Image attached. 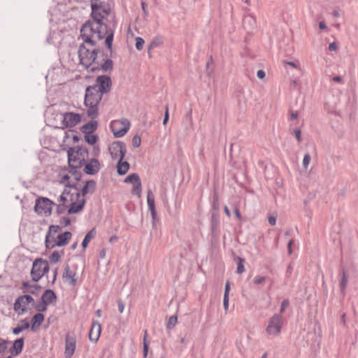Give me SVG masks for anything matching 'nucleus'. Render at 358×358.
Returning a JSON list of instances; mask_svg holds the SVG:
<instances>
[{
	"mask_svg": "<svg viewBox=\"0 0 358 358\" xmlns=\"http://www.w3.org/2000/svg\"><path fill=\"white\" fill-rule=\"evenodd\" d=\"M60 224H62L64 227H67L70 224L71 220L70 218L68 217H63L60 219L59 221Z\"/></svg>",
	"mask_w": 358,
	"mask_h": 358,
	"instance_id": "52",
	"label": "nucleus"
},
{
	"mask_svg": "<svg viewBox=\"0 0 358 358\" xmlns=\"http://www.w3.org/2000/svg\"><path fill=\"white\" fill-rule=\"evenodd\" d=\"M98 140V136L95 134H85V141L89 143L90 145H94Z\"/></svg>",
	"mask_w": 358,
	"mask_h": 358,
	"instance_id": "37",
	"label": "nucleus"
},
{
	"mask_svg": "<svg viewBox=\"0 0 358 358\" xmlns=\"http://www.w3.org/2000/svg\"><path fill=\"white\" fill-rule=\"evenodd\" d=\"M147 331H145V336L143 339V357H146L148 352V343L146 342Z\"/></svg>",
	"mask_w": 358,
	"mask_h": 358,
	"instance_id": "49",
	"label": "nucleus"
},
{
	"mask_svg": "<svg viewBox=\"0 0 358 358\" xmlns=\"http://www.w3.org/2000/svg\"><path fill=\"white\" fill-rule=\"evenodd\" d=\"M41 289V287L38 285H34L33 286H29V289H25L23 292L24 293H30L33 295H38L40 290Z\"/></svg>",
	"mask_w": 358,
	"mask_h": 358,
	"instance_id": "38",
	"label": "nucleus"
},
{
	"mask_svg": "<svg viewBox=\"0 0 358 358\" xmlns=\"http://www.w3.org/2000/svg\"><path fill=\"white\" fill-rule=\"evenodd\" d=\"M135 40H136L135 46H136V50H141L143 48V45L145 43L144 40L141 37H136Z\"/></svg>",
	"mask_w": 358,
	"mask_h": 358,
	"instance_id": "46",
	"label": "nucleus"
},
{
	"mask_svg": "<svg viewBox=\"0 0 358 358\" xmlns=\"http://www.w3.org/2000/svg\"><path fill=\"white\" fill-rule=\"evenodd\" d=\"M50 268L48 261L41 258L36 259L32 265L31 270V276L34 282H38L46 273Z\"/></svg>",
	"mask_w": 358,
	"mask_h": 358,
	"instance_id": "4",
	"label": "nucleus"
},
{
	"mask_svg": "<svg viewBox=\"0 0 358 358\" xmlns=\"http://www.w3.org/2000/svg\"><path fill=\"white\" fill-rule=\"evenodd\" d=\"M310 159L311 158H303V166L305 169L308 168V166L309 165L310 162Z\"/></svg>",
	"mask_w": 358,
	"mask_h": 358,
	"instance_id": "62",
	"label": "nucleus"
},
{
	"mask_svg": "<svg viewBox=\"0 0 358 358\" xmlns=\"http://www.w3.org/2000/svg\"><path fill=\"white\" fill-rule=\"evenodd\" d=\"M348 282V275L347 274V272L345 271V269H343L342 271V278L340 281V288L341 291L343 294L345 293L347 285Z\"/></svg>",
	"mask_w": 358,
	"mask_h": 358,
	"instance_id": "33",
	"label": "nucleus"
},
{
	"mask_svg": "<svg viewBox=\"0 0 358 358\" xmlns=\"http://www.w3.org/2000/svg\"><path fill=\"white\" fill-rule=\"evenodd\" d=\"M98 127V122L94 120V119H92L90 122L85 124L80 127V131L85 134H92L94 131L96 130Z\"/></svg>",
	"mask_w": 358,
	"mask_h": 358,
	"instance_id": "24",
	"label": "nucleus"
},
{
	"mask_svg": "<svg viewBox=\"0 0 358 358\" xmlns=\"http://www.w3.org/2000/svg\"><path fill=\"white\" fill-rule=\"evenodd\" d=\"M44 319L45 317L43 314L41 313L35 314L31 320V330L35 331L36 328L39 327L44 321Z\"/></svg>",
	"mask_w": 358,
	"mask_h": 358,
	"instance_id": "28",
	"label": "nucleus"
},
{
	"mask_svg": "<svg viewBox=\"0 0 358 358\" xmlns=\"http://www.w3.org/2000/svg\"><path fill=\"white\" fill-rule=\"evenodd\" d=\"M48 304L45 303L41 299L40 301L38 302L37 304L34 306L35 308L39 312H45L47 310Z\"/></svg>",
	"mask_w": 358,
	"mask_h": 358,
	"instance_id": "42",
	"label": "nucleus"
},
{
	"mask_svg": "<svg viewBox=\"0 0 358 358\" xmlns=\"http://www.w3.org/2000/svg\"><path fill=\"white\" fill-rule=\"evenodd\" d=\"M131 192L132 194L137 195L138 197H141L142 192V184L141 180L133 185Z\"/></svg>",
	"mask_w": 358,
	"mask_h": 358,
	"instance_id": "35",
	"label": "nucleus"
},
{
	"mask_svg": "<svg viewBox=\"0 0 358 358\" xmlns=\"http://www.w3.org/2000/svg\"><path fill=\"white\" fill-rule=\"evenodd\" d=\"M147 203L148 209L150 211L152 220L155 221L157 217V213L155 210V196L150 189H148L147 192Z\"/></svg>",
	"mask_w": 358,
	"mask_h": 358,
	"instance_id": "22",
	"label": "nucleus"
},
{
	"mask_svg": "<svg viewBox=\"0 0 358 358\" xmlns=\"http://www.w3.org/2000/svg\"><path fill=\"white\" fill-rule=\"evenodd\" d=\"M83 161V171L87 175H95L101 169V164L96 158H80Z\"/></svg>",
	"mask_w": 358,
	"mask_h": 358,
	"instance_id": "9",
	"label": "nucleus"
},
{
	"mask_svg": "<svg viewBox=\"0 0 358 358\" xmlns=\"http://www.w3.org/2000/svg\"><path fill=\"white\" fill-rule=\"evenodd\" d=\"M65 356L66 358H71L76 349V338L70 335H66L65 339Z\"/></svg>",
	"mask_w": 358,
	"mask_h": 358,
	"instance_id": "16",
	"label": "nucleus"
},
{
	"mask_svg": "<svg viewBox=\"0 0 358 358\" xmlns=\"http://www.w3.org/2000/svg\"><path fill=\"white\" fill-rule=\"evenodd\" d=\"M91 45L87 44L83 40L78 48V57L80 64L85 69H89L92 64H94L96 59H99V55L101 57H106V53L99 48H95Z\"/></svg>",
	"mask_w": 358,
	"mask_h": 358,
	"instance_id": "2",
	"label": "nucleus"
},
{
	"mask_svg": "<svg viewBox=\"0 0 358 358\" xmlns=\"http://www.w3.org/2000/svg\"><path fill=\"white\" fill-rule=\"evenodd\" d=\"M96 182L94 180H87L85 185L82 188L80 192L75 193L76 199H78L80 196H85L87 194H93L96 189Z\"/></svg>",
	"mask_w": 358,
	"mask_h": 358,
	"instance_id": "15",
	"label": "nucleus"
},
{
	"mask_svg": "<svg viewBox=\"0 0 358 358\" xmlns=\"http://www.w3.org/2000/svg\"><path fill=\"white\" fill-rule=\"evenodd\" d=\"M96 85L92 86L95 87L102 95L110 91L112 82L108 76H99L96 78Z\"/></svg>",
	"mask_w": 358,
	"mask_h": 358,
	"instance_id": "11",
	"label": "nucleus"
},
{
	"mask_svg": "<svg viewBox=\"0 0 358 358\" xmlns=\"http://www.w3.org/2000/svg\"><path fill=\"white\" fill-rule=\"evenodd\" d=\"M95 234H96V230L94 228H93L89 232H87V234L85 235L84 239L83 240L82 244H81L84 250L87 247L90 241L95 236Z\"/></svg>",
	"mask_w": 358,
	"mask_h": 358,
	"instance_id": "32",
	"label": "nucleus"
},
{
	"mask_svg": "<svg viewBox=\"0 0 358 358\" xmlns=\"http://www.w3.org/2000/svg\"><path fill=\"white\" fill-rule=\"evenodd\" d=\"M177 321H178V317L176 315L171 316L169 318V321L166 324V328L168 329H172L176 326Z\"/></svg>",
	"mask_w": 358,
	"mask_h": 358,
	"instance_id": "41",
	"label": "nucleus"
},
{
	"mask_svg": "<svg viewBox=\"0 0 358 358\" xmlns=\"http://www.w3.org/2000/svg\"><path fill=\"white\" fill-rule=\"evenodd\" d=\"M229 291H230V285H229V282L227 281L225 285L224 296L227 295V296H229Z\"/></svg>",
	"mask_w": 358,
	"mask_h": 358,
	"instance_id": "59",
	"label": "nucleus"
},
{
	"mask_svg": "<svg viewBox=\"0 0 358 358\" xmlns=\"http://www.w3.org/2000/svg\"><path fill=\"white\" fill-rule=\"evenodd\" d=\"M117 307L120 313H122L124 309V303L121 299L117 301Z\"/></svg>",
	"mask_w": 358,
	"mask_h": 358,
	"instance_id": "54",
	"label": "nucleus"
},
{
	"mask_svg": "<svg viewBox=\"0 0 358 358\" xmlns=\"http://www.w3.org/2000/svg\"><path fill=\"white\" fill-rule=\"evenodd\" d=\"M26 301V303L29 305V303H34V298L29 295V294H24L22 296H20L17 297L15 300V308H20V303L22 302V301Z\"/></svg>",
	"mask_w": 358,
	"mask_h": 358,
	"instance_id": "31",
	"label": "nucleus"
},
{
	"mask_svg": "<svg viewBox=\"0 0 358 358\" xmlns=\"http://www.w3.org/2000/svg\"><path fill=\"white\" fill-rule=\"evenodd\" d=\"M75 200L74 194L71 193L70 190L65 188L62 194L58 198L59 204H64L65 206L69 207L71 201Z\"/></svg>",
	"mask_w": 358,
	"mask_h": 358,
	"instance_id": "18",
	"label": "nucleus"
},
{
	"mask_svg": "<svg viewBox=\"0 0 358 358\" xmlns=\"http://www.w3.org/2000/svg\"><path fill=\"white\" fill-rule=\"evenodd\" d=\"M45 246L47 248L52 249L55 247H51L54 244V243H56V240L54 237H52L49 234H47L45 236Z\"/></svg>",
	"mask_w": 358,
	"mask_h": 358,
	"instance_id": "39",
	"label": "nucleus"
},
{
	"mask_svg": "<svg viewBox=\"0 0 358 358\" xmlns=\"http://www.w3.org/2000/svg\"><path fill=\"white\" fill-rule=\"evenodd\" d=\"M162 44V41L159 39H154L148 46V55L150 57V50L159 47Z\"/></svg>",
	"mask_w": 358,
	"mask_h": 358,
	"instance_id": "44",
	"label": "nucleus"
},
{
	"mask_svg": "<svg viewBox=\"0 0 358 358\" xmlns=\"http://www.w3.org/2000/svg\"><path fill=\"white\" fill-rule=\"evenodd\" d=\"M141 139L140 136L135 135L132 138V145L134 148H138L141 145Z\"/></svg>",
	"mask_w": 358,
	"mask_h": 358,
	"instance_id": "47",
	"label": "nucleus"
},
{
	"mask_svg": "<svg viewBox=\"0 0 358 358\" xmlns=\"http://www.w3.org/2000/svg\"><path fill=\"white\" fill-rule=\"evenodd\" d=\"M289 305V301L288 299H284L280 305V314L281 315L283 313L285 310V309L288 307Z\"/></svg>",
	"mask_w": 358,
	"mask_h": 358,
	"instance_id": "50",
	"label": "nucleus"
},
{
	"mask_svg": "<svg viewBox=\"0 0 358 358\" xmlns=\"http://www.w3.org/2000/svg\"><path fill=\"white\" fill-rule=\"evenodd\" d=\"M68 170V168L65 166L60 171L59 176L62 178V182L68 181L67 183L65 185L66 188H73L76 190H78L76 182L71 183L69 181V180L71 178V174L69 172L68 173H66Z\"/></svg>",
	"mask_w": 358,
	"mask_h": 358,
	"instance_id": "23",
	"label": "nucleus"
},
{
	"mask_svg": "<svg viewBox=\"0 0 358 358\" xmlns=\"http://www.w3.org/2000/svg\"><path fill=\"white\" fill-rule=\"evenodd\" d=\"M94 64L96 66L91 69L92 71L101 70L103 72H110L113 69V62L112 59L108 58L107 55L106 57H101L99 55V59H96Z\"/></svg>",
	"mask_w": 358,
	"mask_h": 358,
	"instance_id": "10",
	"label": "nucleus"
},
{
	"mask_svg": "<svg viewBox=\"0 0 358 358\" xmlns=\"http://www.w3.org/2000/svg\"><path fill=\"white\" fill-rule=\"evenodd\" d=\"M30 327V324L27 319H23L20 320V323L17 326L13 329V334L15 335H18L20 332L24 330L29 329Z\"/></svg>",
	"mask_w": 358,
	"mask_h": 358,
	"instance_id": "29",
	"label": "nucleus"
},
{
	"mask_svg": "<svg viewBox=\"0 0 358 358\" xmlns=\"http://www.w3.org/2000/svg\"><path fill=\"white\" fill-rule=\"evenodd\" d=\"M223 306L225 310H228L229 308V296H224L223 299Z\"/></svg>",
	"mask_w": 358,
	"mask_h": 358,
	"instance_id": "57",
	"label": "nucleus"
},
{
	"mask_svg": "<svg viewBox=\"0 0 358 358\" xmlns=\"http://www.w3.org/2000/svg\"><path fill=\"white\" fill-rule=\"evenodd\" d=\"M8 341L6 340H2L0 343V353L4 352L7 348Z\"/></svg>",
	"mask_w": 358,
	"mask_h": 358,
	"instance_id": "55",
	"label": "nucleus"
},
{
	"mask_svg": "<svg viewBox=\"0 0 358 358\" xmlns=\"http://www.w3.org/2000/svg\"><path fill=\"white\" fill-rule=\"evenodd\" d=\"M57 295L52 289H46L41 296V300L48 305L57 301Z\"/></svg>",
	"mask_w": 358,
	"mask_h": 358,
	"instance_id": "25",
	"label": "nucleus"
},
{
	"mask_svg": "<svg viewBox=\"0 0 358 358\" xmlns=\"http://www.w3.org/2000/svg\"><path fill=\"white\" fill-rule=\"evenodd\" d=\"M257 76L259 78V79H263L265 78L266 76V73H265V71H263V70H259L257 73Z\"/></svg>",
	"mask_w": 358,
	"mask_h": 358,
	"instance_id": "61",
	"label": "nucleus"
},
{
	"mask_svg": "<svg viewBox=\"0 0 358 358\" xmlns=\"http://www.w3.org/2000/svg\"><path fill=\"white\" fill-rule=\"evenodd\" d=\"M72 237V234L70 231H65L59 234L57 237L56 243H54L51 247H62L67 245Z\"/></svg>",
	"mask_w": 358,
	"mask_h": 358,
	"instance_id": "20",
	"label": "nucleus"
},
{
	"mask_svg": "<svg viewBox=\"0 0 358 358\" xmlns=\"http://www.w3.org/2000/svg\"><path fill=\"white\" fill-rule=\"evenodd\" d=\"M24 338H17L12 345V347L10 348V352L13 356H17L19 355L24 347Z\"/></svg>",
	"mask_w": 358,
	"mask_h": 358,
	"instance_id": "21",
	"label": "nucleus"
},
{
	"mask_svg": "<svg viewBox=\"0 0 358 358\" xmlns=\"http://www.w3.org/2000/svg\"><path fill=\"white\" fill-rule=\"evenodd\" d=\"M81 121V116L78 113H65L63 114L62 123L66 127H73Z\"/></svg>",
	"mask_w": 358,
	"mask_h": 358,
	"instance_id": "13",
	"label": "nucleus"
},
{
	"mask_svg": "<svg viewBox=\"0 0 358 358\" xmlns=\"http://www.w3.org/2000/svg\"><path fill=\"white\" fill-rule=\"evenodd\" d=\"M85 199H81L78 200V201H75L74 200L71 201L69 206V208L67 210L68 214H75L81 211L85 206Z\"/></svg>",
	"mask_w": 358,
	"mask_h": 358,
	"instance_id": "19",
	"label": "nucleus"
},
{
	"mask_svg": "<svg viewBox=\"0 0 358 358\" xmlns=\"http://www.w3.org/2000/svg\"><path fill=\"white\" fill-rule=\"evenodd\" d=\"M337 48H338L337 44L335 42L330 43L329 45V50L330 51H335L337 50Z\"/></svg>",
	"mask_w": 358,
	"mask_h": 358,
	"instance_id": "63",
	"label": "nucleus"
},
{
	"mask_svg": "<svg viewBox=\"0 0 358 358\" xmlns=\"http://www.w3.org/2000/svg\"><path fill=\"white\" fill-rule=\"evenodd\" d=\"M294 134L295 135V137L296 138L297 141L300 142L301 141V130L298 128H296L294 129Z\"/></svg>",
	"mask_w": 358,
	"mask_h": 358,
	"instance_id": "56",
	"label": "nucleus"
},
{
	"mask_svg": "<svg viewBox=\"0 0 358 358\" xmlns=\"http://www.w3.org/2000/svg\"><path fill=\"white\" fill-rule=\"evenodd\" d=\"M266 280V277L265 276H261V275H257L256 276L254 280H253V283L255 285H261L262 284L263 282H265V280Z\"/></svg>",
	"mask_w": 358,
	"mask_h": 358,
	"instance_id": "48",
	"label": "nucleus"
},
{
	"mask_svg": "<svg viewBox=\"0 0 358 358\" xmlns=\"http://www.w3.org/2000/svg\"><path fill=\"white\" fill-rule=\"evenodd\" d=\"M68 159V172L71 174L76 182L80 180L82 173L79 171L83 166V161H80V158H67Z\"/></svg>",
	"mask_w": 358,
	"mask_h": 358,
	"instance_id": "8",
	"label": "nucleus"
},
{
	"mask_svg": "<svg viewBox=\"0 0 358 358\" xmlns=\"http://www.w3.org/2000/svg\"><path fill=\"white\" fill-rule=\"evenodd\" d=\"M130 127V122L126 119L113 120L110 124V128L115 138L124 136Z\"/></svg>",
	"mask_w": 358,
	"mask_h": 358,
	"instance_id": "5",
	"label": "nucleus"
},
{
	"mask_svg": "<svg viewBox=\"0 0 358 358\" xmlns=\"http://www.w3.org/2000/svg\"><path fill=\"white\" fill-rule=\"evenodd\" d=\"M76 149V153L80 156V157H85L88 156V150L85 147L83 146H77L75 148Z\"/></svg>",
	"mask_w": 358,
	"mask_h": 358,
	"instance_id": "40",
	"label": "nucleus"
},
{
	"mask_svg": "<svg viewBox=\"0 0 358 358\" xmlns=\"http://www.w3.org/2000/svg\"><path fill=\"white\" fill-rule=\"evenodd\" d=\"M275 222H276V218L275 217H273V216H270L268 217V223L271 225V226H274L275 224Z\"/></svg>",
	"mask_w": 358,
	"mask_h": 358,
	"instance_id": "64",
	"label": "nucleus"
},
{
	"mask_svg": "<svg viewBox=\"0 0 358 358\" xmlns=\"http://www.w3.org/2000/svg\"><path fill=\"white\" fill-rule=\"evenodd\" d=\"M71 134V136H72V138H73V141L74 143H77L80 141V137L76 135V134H74V133L76 132L74 130H70L69 131Z\"/></svg>",
	"mask_w": 358,
	"mask_h": 358,
	"instance_id": "58",
	"label": "nucleus"
},
{
	"mask_svg": "<svg viewBox=\"0 0 358 358\" xmlns=\"http://www.w3.org/2000/svg\"><path fill=\"white\" fill-rule=\"evenodd\" d=\"M101 332V325L98 321H93L90 333L89 338L91 341L96 342L100 336Z\"/></svg>",
	"mask_w": 358,
	"mask_h": 358,
	"instance_id": "17",
	"label": "nucleus"
},
{
	"mask_svg": "<svg viewBox=\"0 0 358 358\" xmlns=\"http://www.w3.org/2000/svg\"><path fill=\"white\" fill-rule=\"evenodd\" d=\"M60 258L61 255L58 251H54L49 257L50 262L52 264L57 263Z\"/></svg>",
	"mask_w": 358,
	"mask_h": 358,
	"instance_id": "43",
	"label": "nucleus"
},
{
	"mask_svg": "<svg viewBox=\"0 0 358 358\" xmlns=\"http://www.w3.org/2000/svg\"><path fill=\"white\" fill-rule=\"evenodd\" d=\"M60 229V227L58 225H51L49 227L48 232L47 234H49L50 235L51 233L57 234Z\"/></svg>",
	"mask_w": 358,
	"mask_h": 358,
	"instance_id": "51",
	"label": "nucleus"
},
{
	"mask_svg": "<svg viewBox=\"0 0 358 358\" xmlns=\"http://www.w3.org/2000/svg\"><path fill=\"white\" fill-rule=\"evenodd\" d=\"M91 19L87 20L80 29V36L89 45L94 46L96 41L106 38L105 45L112 53L114 30L103 22L110 10L108 5L101 0H91Z\"/></svg>",
	"mask_w": 358,
	"mask_h": 358,
	"instance_id": "1",
	"label": "nucleus"
},
{
	"mask_svg": "<svg viewBox=\"0 0 358 358\" xmlns=\"http://www.w3.org/2000/svg\"><path fill=\"white\" fill-rule=\"evenodd\" d=\"M299 116V113L297 111H292L289 116V120H296Z\"/></svg>",
	"mask_w": 358,
	"mask_h": 358,
	"instance_id": "60",
	"label": "nucleus"
},
{
	"mask_svg": "<svg viewBox=\"0 0 358 358\" xmlns=\"http://www.w3.org/2000/svg\"><path fill=\"white\" fill-rule=\"evenodd\" d=\"M124 158H119L117 164V172L120 176L125 175L129 169L130 165L129 162L123 161Z\"/></svg>",
	"mask_w": 358,
	"mask_h": 358,
	"instance_id": "27",
	"label": "nucleus"
},
{
	"mask_svg": "<svg viewBox=\"0 0 358 358\" xmlns=\"http://www.w3.org/2000/svg\"><path fill=\"white\" fill-rule=\"evenodd\" d=\"M55 205V203L50 199L40 197L36 200L34 210L38 215L49 216L52 213V206Z\"/></svg>",
	"mask_w": 358,
	"mask_h": 358,
	"instance_id": "6",
	"label": "nucleus"
},
{
	"mask_svg": "<svg viewBox=\"0 0 358 358\" xmlns=\"http://www.w3.org/2000/svg\"><path fill=\"white\" fill-rule=\"evenodd\" d=\"M28 304L26 303V301H24V300L22 301V302L20 303V308H15V302L14 303V307H13V309L18 314V315H22L24 313H26L27 311V309L26 308V306H27Z\"/></svg>",
	"mask_w": 358,
	"mask_h": 358,
	"instance_id": "36",
	"label": "nucleus"
},
{
	"mask_svg": "<svg viewBox=\"0 0 358 358\" xmlns=\"http://www.w3.org/2000/svg\"><path fill=\"white\" fill-rule=\"evenodd\" d=\"M62 278L65 283L71 286H75L77 283L76 272L69 264H66L62 273Z\"/></svg>",
	"mask_w": 358,
	"mask_h": 358,
	"instance_id": "14",
	"label": "nucleus"
},
{
	"mask_svg": "<svg viewBox=\"0 0 358 358\" xmlns=\"http://www.w3.org/2000/svg\"><path fill=\"white\" fill-rule=\"evenodd\" d=\"M102 94L93 86L85 89L84 104L88 108L87 115L91 119H95L99 115L98 106L102 99Z\"/></svg>",
	"mask_w": 358,
	"mask_h": 358,
	"instance_id": "3",
	"label": "nucleus"
},
{
	"mask_svg": "<svg viewBox=\"0 0 358 358\" xmlns=\"http://www.w3.org/2000/svg\"><path fill=\"white\" fill-rule=\"evenodd\" d=\"M255 19L252 15H248L243 17V25L247 31H252L255 27Z\"/></svg>",
	"mask_w": 358,
	"mask_h": 358,
	"instance_id": "26",
	"label": "nucleus"
},
{
	"mask_svg": "<svg viewBox=\"0 0 358 358\" xmlns=\"http://www.w3.org/2000/svg\"><path fill=\"white\" fill-rule=\"evenodd\" d=\"M232 256L234 260L237 263V268L236 273L238 274H241L245 272L244 263L245 262V259L243 257L236 256L234 252H232Z\"/></svg>",
	"mask_w": 358,
	"mask_h": 358,
	"instance_id": "30",
	"label": "nucleus"
},
{
	"mask_svg": "<svg viewBox=\"0 0 358 358\" xmlns=\"http://www.w3.org/2000/svg\"><path fill=\"white\" fill-rule=\"evenodd\" d=\"M141 180L140 179V177L136 173H131V174H129L127 177H126L124 180V183H131V184H136L138 182H139Z\"/></svg>",
	"mask_w": 358,
	"mask_h": 358,
	"instance_id": "34",
	"label": "nucleus"
},
{
	"mask_svg": "<svg viewBox=\"0 0 358 358\" xmlns=\"http://www.w3.org/2000/svg\"><path fill=\"white\" fill-rule=\"evenodd\" d=\"M169 106H166V108H165L164 117V120H163V124L164 125L166 124V123L169 121Z\"/></svg>",
	"mask_w": 358,
	"mask_h": 358,
	"instance_id": "53",
	"label": "nucleus"
},
{
	"mask_svg": "<svg viewBox=\"0 0 358 358\" xmlns=\"http://www.w3.org/2000/svg\"><path fill=\"white\" fill-rule=\"evenodd\" d=\"M282 327V317L280 314H274L268 320L266 331L268 335L278 336Z\"/></svg>",
	"mask_w": 358,
	"mask_h": 358,
	"instance_id": "7",
	"label": "nucleus"
},
{
	"mask_svg": "<svg viewBox=\"0 0 358 358\" xmlns=\"http://www.w3.org/2000/svg\"><path fill=\"white\" fill-rule=\"evenodd\" d=\"M111 157H124L127 152L126 145L122 141H115L108 145Z\"/></svg>",
	"mask_w": 358,
	"mask_h": 358,
	"instance_id": "12",
	"label": "nucleus"
},
{
	"mask_svg": "<svg viewBox=\"0 0 358 358\" xmlns=\"http://www.w3.org/2000/svg\"><path fill=\"white\" fill-rule=\"evenodd\" d=\"M56 206V213L58 215H61V214H63L64 213H66V211L67 210V206H65L64 204H55Z\"/></svg>",
	"mask_w": 358,
	"mask_h": 358,
	"instance_id": "45",
	"label": "nucleus"
}]
</instances>
